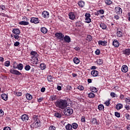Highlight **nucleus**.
I'll return each instance as SVG.
<instances>
[{
    "label": "nucleus",
    "mask_w": 130,
    "mask_h": 130,
    "mask_svg": "<svg viewBox=\"0 0 130 130\" xmlns=\"http://www.w3.org/2000/svg\"><path fill=\"white\" fill-rule=\"evenodd\" d=\"M99 13H100V14H101V15H103V14H104V10L103 9L100 10H99Z\"/></svg>",
    "instance_id": "69168bd1"
},
{
    "label": "nucleus",
    "mask_w": 130,
    "mask_h": 130,
    "mask_svg": "<svg viewBox=\"0 0 130 130\" xmlns=\"http://www.w3.org/2000/svg\"><path fill=\"white\" fill-rule=\"evenodd\" d=\"M73 61H74V63H75L76 64H78L80 63V59H79V58H78V57H75L73 59Z\"/></svg>",
    "instance_id": "bb28decb"
},
{
    "label": "nucleus",
    "mask_w": 130,
    "mask_h": 130,
    "mask_svg": "<svg viewBox=\"0 0 130 130\" xmlns=\"http://www.w3.org/2000/svg\"><path fill=\"white\" fill-rule=\"evenodd\" d=\"M105 3L106 5L108 6H110V5H112V1L111 0H105Z\"/></svg>",
    "instance_id": "2f4dec72"
},
{
    "label": "nucleus",
    "mask_w": 130,
    "mask_h": 130,
    "mask_svg": "<svg viewBox=\"0 0 130 130\" xmlns=\"http://www.w3.org/2000/svg\"><path fill=\"white\" fill-rule=\"evenodd\" d=\"M125 102H126V103H127V104H130V98H126L125 99Z\"/></svg>",
    "instance_id": "3c124183"
},
{
    "label": "nucleus",
    "mask_w": 130,
    "mask_h": 130,
    "mask_svg": "<svg viewBox=\"0 0 130 130\" xmlns=\"http://www.w3.org/2000/svg\"><path fill=\"white\" fill-rule=\"evenodd\" d=\"M16 96H17L18 97L20 96H22V92H15Z\"/></svg>",
    "instance_id": "864d4df0"
},
{
    "label": "nucleus",
    "mask_w": 130,
    "mask_h": 130,
    "mask_svg": "<svg viewBox=\"0 0 130 130\" xmlns=\"http://www.w3.org/2000/svg\"><path fill=\"white\" fill-rule=\"evenodd\" d=\"M42 16L43 18L45 19H48L49 18V12L44 11L42 12Z\"/></svg>",
    "instance_id": "6e6552de"
},
{
    "label": "nucleus",
    "mask_w": 130,
    "mask_h": 130,
    "mask_svg": "<svg viewBox=\"0 0 130 130\" xmlns=\"http://www.w3.org/2000/svg\"><path fill=\"white\" fill-rule=\"evenodd\" d=\"M121 71L123 73H127L128 71V68L126 65H123L121 68Z\"/></svg>",
    "instance_id": "ddd939ff"
},
{
    "label": "nucleus",
    "mask_w": 130,
    "mask_h": 130,
    "mask_svg": "<svg viewBox=\"0 0 130 130\" xmlns=\"http://www.w3.org/2000/svg\"><path fill=\"white\" fill-rule=\"evenodd\" d=\"M88 97L89 98H94V97H95V94H94L93 93L90 92L88 93Z\"/></svg>",
    "instance_id": "37998d69"
},
{
    "label": "nucleus",
    "mask_w": 130,
    "mask_h": 130,
    "mask_svg": "<svg viewBox=\"0 0 130 130\" xmlns=\"http://www.w3.org/2000/svg\"><path fill=\"white\" fill-rule=\"evenodd\" d=\"M95 53L96 55H99V54H100V50L99 49H97L95 51Z\"/></svg>",
    "instance_id": "4d7b16f0"
},
{
    "label": "nucleus",
    "mask_w": 130,
    "mask_h": 130,
    "mask_svg": "<svg viewBox=\"0 0 130 130\" xmlns=\"http://www.w3.org/2000/svg\"><path fill=\"white\" fill-rule=\"evenodd\" d=\"M78 6H79V7H81V8H83V7L85 6V2H84V1H79L78 2Z\"/></svg>",
    "instance_id": "7c9ffc66"
},
{
    "label": "nucleus",
    "mask_w": 130,
    "mask_h": 130,
    "mask_svg": "<svg viewBox=\"0 0 130 130\" xmlns=\"http://www.w3.org/2000/svg\"><path fill=\"white\" fill-rule=\"evenodd\" d=\"M13 37L15 39H16V40H19V39L20 38L19 35H13Z\"/></svg>",
    "instance_id": "603ef678"
},
{
    "label": "nucleus",
    "mask_w": 130,
    "mask_h": 130,
    "mask_svg": "<svg viewBox=\"0 0 130 130\" xmlns=\"http://www.w3.org/2000/svg\"><path fill=\"white\" fill-rule=\"evenodd\" d=\"M91 122L95 124V123H97V119L96 118H92L91 119Z\"/></svg>",
    "instance_id": "09e8293b"
},
{
    "label": "nucleus",
    "mask_w": 130,
    "mask_h": 130,
    "mask_svg": "<svg viewBox=\"0 0 130 130\" xmlns=\"http://www.w3.org/2000/svg\"><path fill=\"white\" fill-rule=\"evenodd\" d=\"M91 74L93 77H97L99 75V73L96 70H93L91 71Z\"/></svg>",
    "instance_id": "a211bd4d"
},
{
    "label": "nucleus",
    "mask_w": 130,
    "mask_h": 130,
    "mask_svg": "<svg viewBox=\"0 0 130 130\" xmlns=\"http://www.w3.org/2000/svg\"><path fill=\"white\" fill-rule=\"evenodd\" d=\"M54 116H55V117H57V118H61L62 116V114L61 113L56 112L54 114Z\"/></svg>",
    "instance_id": "412c9836"
},
{
    "label": "nucleus",
    "mask_w": 130,
    "mask_h": 130,
    "mask_svg": "<svg viewBox=\"0 0 130 130\" xmlns=\"http://www.w3.org/2000/svg\"><path fill=\"white\" fill-rule=\"evenodd\" d=\"M71 126L72 127V128H74V129H77L78 128V124L76 123H73L72 125H71Z\"/></svg>",
    "instance_id": "473e14b6"
},
{
    "label": "nucleus",
    "mask_w": 130,
    "mask_h": 130,
    "mask_svg": "<svg viewBox=\"0 0 130 130\" xmlns=\"http://www.w3.org/2000/svg\"><path fill=\"white\" fill-rule=\"evenodd\" d=\"M77 89H78V90H80V91H83V90H84V86L82 85H79L77 87Z\"/></svg>",
    "instance_id": "de8ad7c7"
},
{
    "label": "nucleus",
    "mask_w": 130,
    "mask_h": 130,
    "mask_svg": "<svg viewBox=\"0 0 130 130\" xmlns=\"http://www.w3.org/2000/svg\"><path fill=\"white\" fill-rule=\"evenodd\" d=\"M31 61H32L34 64H37L39 60L37 56H31Z\"/></svg>",
    "instance_id": "9d476101"
},
{
    "label": "nucleus",
    "mask_w": 130,
    "mask_h": 130,
    "mask_svg": "<svg viewBox=\"0 0 130 130\" xmlns=\"http://www.w3.org/2000/svg\"><path fill=\"white\" fill-rule=\"evenodd\" d=\"M4 114H5L4 111H3V110H0V117L4 116Z\"/></svg>",
    "instance_id": "052dcab7"
},
{
    "label": "nucleus",
    "mask_w": 130,
    "mask_h": 130,
    "mask_svg": "<svg viewBox=\"0 0 130 130\" xmlns=\"http://www.w3.org/2000/svg\"><path fill=\"white\" fill-rule=\"evenodd\" d=\"M81 122H86V117L84 116L81 117Z\"/></svg>",
    "instance_id": "c03bdc74"
},
{
    "label": "nucleus",
    "mask_w": 130,
    "mask_h": 130,
    "mask_svg": "<svg viewBox=\"0 0 130 130\" xmlns=\"http://www.w3.org/2000/svg\"><path fill=\"white\" fill-rule=\"evenodd\" d=\"M57 99V96L55 95H51L50 97V100L51 101H54V100H56Z\"/></svg>",
    "instance_id": "cd10ccee"
},
{
    "label": "nucleus",
    "mask_w": 130,
    "mask_h": 130,
    "mask_svg": "<svg viewBox=\"0 0 130 130\" xmlns=\"http://www.w3.org/2000/svg\"><path fill=\"white\" fill-rule=\"evenodd\" d=\"M24 69H25V71H30V69H31V67L29 65H26Z\"/></svg>",
    "instance_id": "49530a36"
},
{
    "label": "nucleus",
    "mask_w": 130,
    "mask_h": 130,
    "mask_svg": "<svg viewBox=\"0 0 130 130\" xmlns=\"http://www.w3.org/2000/svg\"><path fill=\"white\" fill-rule=\"evenodd\" d=\"M4 64L5 67H10L11 66V62L9 60L6 61Z\"/></svg>",
    "instance_id": "ea45409f"
},
{
    "label": "nucleus",
    "mask_w": 130,
    "mask_h": 130,
    "mask_svg": "<svg viewBox=\"0 0 130 130\" xmlns=\"http://www.w3.org/2000/svg\"><path fill=\"white\" fill-rule=\"evenodd\" d=\"M30 21V23H34V24H38V23H39V18L37 17H31Z\"/></svg>",
    "instance_id": "0eeeda50"
},
{
    "label": "nucleus",
    "mask_w": 130,
    "mask_h": 130,
    "mask_svg": "<svg viewBox=\"0 0 130 130\" xmlns=\"http://www.w3.org/2000/svg\"><path fill=\"white\" fill-rule=\"evenodd\" d=\"M96 62L98 63V64H102L103 63V60L101 59H99L96 60Z\"/></svg>",
    "instance_id": "58836bf2"
},
{
    "label": "nucleus",
    "mask_w": 130,
    "mask_h": 130,
    "mask_svg": "<svg viewBox=\"0 0 130 130\" xmlns=\"http://www.w3.org/2000/svg\"><path fill=\"white\" fill-rule=\"evenodd\" d=\"M56 107L60 108V109H65L68 107V101L66 100H59L55 102Z\"/></svg>",
    "instance_id": "f257e3e1"
},
{
    "label": "nucleus",
    "mask_w": 130,
    "mask_h": 130,
    "mask_svg": "<svg viewBox=\"0 0 130 130\" xmlns=\"http://www.w3.org/2000/svg\"><path fill=\"white\" fill-rule=\"evenodd\" d=\"M55 37L57 38V39H59L61 41H63V38L64 37V35L62 34L61 32H57L55 34Z\"/></svg>",
    "instance_id": "20e7f679"
},
{
    "label": "nucleus",
    "mask_w": 130,
    "mask_h": 130,
    "mask_svg": "<svg viewBox=\"0 0 130 130\" xmlns=\"http://www.w3.org/2000/svg\"><path fill=\"white\" fill-rule=\"evenodd\" d=\"M85 23H87L88 24L91 23V18H90V17H91V14H90V13H86L85 15Z\"/></svg>",
    "instance_id": "39448f33"
},
{
    "label": "nucleus",
    "mask_w": 130,
    "mask_h": 130,
    "mask_svg": "<svg viewBox=\"0 0 130 130\" xmlns=\"http://www.w3.org/2000/svg\"><path fill=\"white\" fill-rule=\"evenodd\" d=\"M19 25H23L24 26H26L27 25H29V22L22 21L19 22Z\"/></svg>",
    "instance_id": "b1692460"
},
{
    "label": "nucleus",
    "mask_w": 130,
    "mask_h": 130,
    "mask_svg": "<svg viewBox=\"0 0 130 130\" xmlns=\"http://www.w3.org/2000/svg\"><path fill=\"white\" fill-rule=\"evenodd\" d=\"M47 79L49 82H52V79H53V77L51 75L48 76Z\"/></svg>",
    "instance_id": "c9c22d12"
},
{
    "label": "nucleus",
    "mask_w": 130,
    "mask_h": 130,
    "mask_svg": "<svg viewBox=\"0 0 130 130\" xmlns=\"http://www.w3.org/2000/svg\"><path fill=\"white\" fill-rule=\"evenodd\" d=\"M110 96H112V98H115V97H116V94L114 92H111L110 93Z\"/></svg>",
    "instance_id": "6e6d98bb"
},
{
    "label": "nucleus",
    "mask_w": 130,
    "mask_h": 130,
    "mask_svg": "<svg viewBox=\"0 0 130 130\" xmlns=\"http://www.w3.org/2000/svg\"><path fill=\"white\" fill-rule=\"evenodd\" d=\"M115 12L117 14V15H120L122 14V9L119 7H116L115 8Z\"/></svg>",
    "instance_id": "1a4fd4ad"
},
{
    "label": "nucleus",
    "mask_w": 130,
    "mask_h": 130,
    "mask_svg": "<svg viewBox=\"0 0 130 130\" xmlns=\"http://www.w3.org/2000/svg\"><path fill=\"white\" fill-rule=\"evenodd\" d=\"M98 44L102 46H106L107 45V41H99Z\"/></svg>",
    "instance_id": "f8f14e48"
},
{
    "label": "nucleus",
    "mask_w": 130,
    "mask_h": 130,
    "mask_svg": "<svg viewBox=\"0 0 130 130\" xmlns=\"http://www.w3.org/2000/svg\"><path fill=\"white\" fill-rule=\"evenodd\" d=\"M123 53L126 55H129L130 54V49H125L123 50Z\"/></svg>",
    "instance_id": "aec40b11"
},
{
    "label": "nucleus",
    "mask_w": 130,
    "mask_h": 130,
    "mask_svg": "<svg viewBox=\"0 0 130 130\" xmlns=\"http://www.w3.org/2000/svg\"><path fill=\"white\" fill-rule=\"evenodd\" d=\"M41 32L44 33V34H46V33H47V29L44 27L41 28Z\"/></svg>",
    "instance_id": "c756f323"
},
{
    "label": "nucleus",
    "mask_w": 130,
    "mask_h": 130,
    "mask_svg": "<svg viewBox=\"0 0 130 130\" xmlns=\"http://www.w3.org/2000/svg\"><path fill=\"white\" fill-rule=\"evenodd\" d=\"M91 91L92 92H93V93H96V92H97L98 90H97V88H96V87H91L90 88Z\"/></svg>",
    "instance_id": "79ce46f5"
},
{
    "label": "nucleus",
    "mask_w": 130,
    "mask_h": 130,
    "mask_svg": "<svg viewBox=\"0 0 130 130\" xmlns=\"http://www.w3.org/2000/svg\"><path fill=\"white\" fill-rule=\"evenodd\" d=\"M23 64L20 63H18L17 66V69H18L19 71H22V70H23Z\"/></svg>",
    "instance_id": "5701e85b"
},
{
    "label": "nucleus",
    "mask_w": 130,
    "mask_h": 130,
    "mask_svg": "<svg viewBox=\"0 0 130 130\" xmlns=\"http://www.w3.org/2000/svg\"><path fill=\"white\" fill-rule=\"evenodd\" d=\"M105 104L106 105V106H109V105H110V100H108V101H106L105 102Z\"/></svg>",
    "instance_id": "8fccbe9b"
},
{
    "label": "nucleus",
    "mask_w": 130,
    "mask_h": 130,
    "mask_svg": "<svg viewBox=\"0 0 130 130\" xmlns=\"http://www.w3.org/2000/svg\"><path fill=\"white\" fill-rule=\"evenodd\" d=\"M120 99L121 100H123V99H124V95H123L122 94H121L120 95Z\"/></svg>",
    "instance_id": "338daca9"
},
{
    "label": "nucleus",
    "mask_w": 130,
    "mask_h": 130,
    "mask_svg": "<svg viewBox=\"0 0 130 130\" xmlns=\"http://www.w3.org/2000/svg\"><path fill=\"white\" fill-rule=\"evenodd\" d=\"M86 40L88 42H91V41H92V36L90 35H87Z\"/></svg>",
    "instance_id": "e433bc0d"
},
{
    "label": "nucleus",
    "mask_w": 130,
    "mask_h": 130,
    "mask_svg": "<svg viewBox=\"0 0 130 130\" xmlns=\"http://www.w3.org/2000/svg\"><path fill=\"white\" fill-rule=\"evenodd\" d=\"M98 109L99 110L102 111L104 109V106L103 105L101 104L98 106Z\"/></svg>",
    "instance_id": "4c0bfd02"
},
{
    "label": "nucleus",
    "mask_w": 130,
    "mask_h": 130,
    "mask_svg": "<svg viewBox=\"0 0 130 130\" xmlns=\"http://www.w3.org/2000/svg\"><path fill=\"white\" fill-rule=\"evenodd\" d=\"M55 126H50L49 128V130H55Z\"/></svg>",
    "instance_id": "bf43d9fd"
},
{
    "label": "nucleus",
    "mask_w": 130,
    "mask_h": 130,
    "mask_svg": "<svg viewBox=\"0 0 130 130\" xmlns=\"http://www.w3.org/2000/svg\"><path fill=\"white\" fill-rule=\"evenodd\" d=\"M68 16L70 20H75V19H76V15L74 12H70Z\"/></svg>",
    "instance_id": "9b49d317"
},
{
    "label": "nucleus",
    "mask_w": 130,
    "mask_h": 130,
    "mask_svg": "<svg viewBox=\"0 0 130 130\" xmlns=\"http://www.w3.org/2000/svg\"><path fill=\"white\" fill-rule=\"evenodd\" d=\"M100 27L102 28L103 30H106L107 29V25L103 22L100 23Z\"/></svg>",
    "instance_id": "f3484780"
},
{
    "label": "nucleus",
    "mask_w": 130,
    "mask_h": 130,
    "mask_svg": "<svg viewBox=\"0 0 130 130\" xmlns=\"http://www.w3.org/2000/svg\"><path fill=\"white\" fill-rule=\"evenodd\" d=\"M40 67V68L41 69V70H45V69L46 68V66H45V64L44 63L41 64Z\"/></svg>",
    "instance_id": "a19ab883"
},
{
    "label": "nucleus",
    "mask_w": 130,
    "mask_h": 130,
    "mask_svg": "<svg viewBox=\"0 0 130 130\" xmlns=\"http://www.w3.org/2000/svg\"><path fill=\"white\" fill-rule=\"evenodd\" d=\"M26 99H27V100H32V99L33 98V97L31 95H30L29 93H26L25 94Z\"/></svg>",
    "instance_id": "c85d7f7f"
},
{
    "label": "nucleus",
    "mask_w": 130,
    "mask_h": 130,
    "mask_svg": "<svg viewBox=\"0 0 130 130\" xmlns=\"http://www.w3.org/2000/svg\"><path fill=\"white\" fill-rule=\"evenodd\" d=\"M112 45L114 47L117 48L119 46V42H118V41L115 40L112 42Z\"/></svg>",
    "instance_id": "dca6fc26"
},
{
    "label": "nucleus",
    "mask_w": 130,
    "mask_h": 130,
    "mask_svg": "<svg viewBox=\"0 0 130 130\" xmlns=\"http://www.w3.org/2000/svg\"><path fill=\"white\" fill-rule=\"evenodd\" d=\"M21 119L23 121H26V120L29 119V117H28V115L24 114L21 116Z\"/></svg>",
    "instance_id": "6ab92c4d"
},
{
    "label": "nucleus",
    "mask_w": 130,
    "mask_h": 130,
    "mask_svg": "<svg viewBox=\"0 0 130 130\" xmlns=\"http://www.w3.org/2000/svg\"><path fill=\"white\" fill-rule=\"evenodd\" d=\"M18 66V63H17V61H14L13 62V69H17V67Z\"/></svg>",
    "instance_id": "a18cd8bd"
},
{
    "label": "nucleus",
    "mask_w": 130,
    "mask_h": 130,
    "mask_svg": "<svg viewBox=\"0 0 130 130\" xmlns=\"http://www.w3.org/2000/svg\"><path fill=\"white\" fill-rule=\"evenodd\" d=\"M10 73H11V74H13V75H17L18 76H20V75H22V73L19 72V71L15 70L14 69H10Z\"/></svg>",
    "instance_id": "423d86ee"
},
{
    "label": "nucleus",
    "mask_w": 130,
    "mask_h": 130,
    "mask_svg": "<svg viewBox=\"0 0 130 130\" xmlns=\"http://www.w3.org/2000/svg\"><path fill=\"white\" fill-rule=\"evenodd\" d=\"M124 108L125 109H126V110H129L130 108H129V105H126L124 107Z\"/></svg>",
    "instance_id": "e2e57ef3"
},
{
    "label": "nucleus",
    "mask_w": 130,
    "mask_h": 130,
    "mask_svg": "<svg viewBox=\"0 0 130 130\" xmlns=\"http://www.w3.org/2000/svg\"><path fill=\"white\" fill-rule=\"evenodd\" d=\"M0 8L1 10H2V11H4V10H6V7H5V6L4 5H1Z\"/></svg>",
    "instance_id": "680f3d73"
},
{
    "label": "nucleus",
    "mask_w": 130,
    "mask_h": 130,
    "mask_svg": "<svg viewBox=\"0 0 130 130\" xmlns=\"http://www.w3.org/2000/svg\"><path fill=\"white\" fill-rule=\"evenodd\" d=\"M12 32L15 35H20L21 34V31L19 28H14L13 29Z\"/></svg>",
    "instance_id": "2eb2a0df"
},
{
    "label": "nucleus",
    "mask_w": 130,
    "mask_h": 130,
    "mask_svg": "<svg viewBox=\"0 0 130 130\" xmlns=\"http://www.w3.org/2000/svg\"><path fill=\"white\" fill-rule=\"evenodd\" d=\"M115 116L118 118L120 117V113H118V112H115Z\"/></svg>",
    "instance_id": "5fc2aeb1"
},
{
    "label": "nucleus",
    "mask_w": 130,
    "mask_h": 130,
    "mask_svg": "<svg viewBox=\"0 0 130 130\" xmlns=\"http://www.w3.org/2000/svg\"><path fill=\"white\" fill-rule=\"evenodd\" d=\"M4 130H11V128L10 127H5Z\"/></svg>",
    "instance_id": "774afa93"
},
{
    "label": "nucleus",
    "mask_w": 130,
    "mask_h": 130,
    "mask_svg": "<svg viewBox=\"0 0 130 130\" xmlns=\"http://www.w3.org/2000/svg\"><path fill=\"white\" fill-rule=\"evenodd\" d=\"M125 116L126 119H130L129 114H128V113L125 114Z\"/></svg>",
    "instance_id": "13d9d810"
},
{
    "label": "nucleus",
    "mask_w": 130,
    "mask_h": 130,
    "mask_svg": "<svg viewBox=\"0 0 130 130\" xmlns=\"http://www.w3.org/2000/svg\"><path fill=\"white\" fill-rule=\"evenodd\" d=\"M32 120L34 122L31 125V127H33L34 128H38L41 126V121H40L38 117L35 116L32 118Z\"/></svg>",
    "instance_id": "f03ea898"
},
{
    "label": "nucleus",
    "mask_w": 130,
    "mask_h": 130,
    "mask_svg": "<svg viewBox=\"0 0 130 130\" xmlns=\"http://www.w3.org/2000/svg\"><path fill=\"white\" fill-rule=\"evenodd\" d=\"M123 105L121 104H117L116 106V109H117V110H120L121 108H122Z\"/></svg>",
    "instance_id": "a878e982"
},
{
    "label": "nucleus",
    "mask_w": 130,
    "mask_h": 130,
    "mask_svg": "<svg viewBox=\"0 0 130 130\" xmlns=\"http://www.w3.org/2000/svg\"><path fill=\"white\" fill-rule=\"evenodd\" d=\"M63 39L66 43H70V42H71V37L69 36H66L63 38Z\"/></svg>",
    "instance_id": "4468645a"
},
{
    "label": "nucleus",
    "mask_w": 130,
    "mask_h": 130,
    "mask_svg": "<svg viewBox=\"0 0 130 130\" xmlns=\"http://www.w3.org/2000/svg\"><path fill=\"white\" fill-rule=\"evenodd\" d=\"M1 97L3 100H5V101H7V100H8V95L6 93H3Z\"/></svg>",
    "instance_id": "393cba45"
},
{
    "label": "nucleus",
    "mask_w": 130,
    "mask_h": 130,
    "mask_svg": "<svg viewBox=\"0 0 130 130\" xmlns=\"http://www.w3.org/2000/svg\"><path fill=\"white\" fill-rule=\"evenodd\" d=\"M31 55H32V56H37L38 55V54L37 53V52L35 51H32L30 52Z\"/></svg>",
    "instance_id": "72a5a7b5"
},
{
    "label": "nucleus",
    "mask_w": 130,
    "mask_h": 130,
    "mask_svg": "<svg viewBox=\"0 0 130 130\" xmlns=\"http://www.w3.org/2000/svg\"><path fill=\"white\" fill-rule=\"evenodd\" d=\"M66 128L67 130H72V125L70 124H68L66 126Z\"/></svg>",
    "instance_id": "f704fd0d"
},
{
    "label": "nucleus",
    "mask_w": 130,
    "mask_h": 130,
    "mask_svg": "<svg viewBox=\"0 0 130 130\" xmlns=\"http://www.w3.org/2000/svg\"><path fill=\"white\" fill-rule=\"evenodd\" d=\"M63 110V113L67 116H69V115H72L73 114V113L74 112V111H73V109H71L70 108L66 109H64Z\"/></svg>",
    "instance_id": "7ed1b4c3"
},
{
    "label": "nucleus",
    "mask_w": 130,
    "mask_h": 130,
    "mask_svg": "<svg viewBox=\"0 0 130 130\" xmlns=\"http://www.w3.org/2000/svg\"><path fill=\"white\" fill-rule=\"evenodd\" d=\"M14 46H19V45H20V42H16L14 44Z\"/></svg>",
    "instance_id": "0e129e2a"
},
{
    "label": "nucleus",
    "mask_w": 130,
    "mask_h": 130,
    "mask_svg": "<svg viewBox=\"0 0 130 130\" xmlns=\"http://www.w3.org/2000/svg\"><path fill=\"white\" fill-rule=\"evenodd\" d=\"M116 34L118 37H122V31L119 30V29L117 30Z\"/></svg>",
    "instance_id": "4be33fe9"
}]
</instances>
